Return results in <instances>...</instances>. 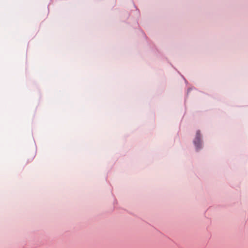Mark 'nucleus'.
<instances>
[{"instance_id":"f257e3e1","label":"nucleus","mask_w":248,"mask_h":248,"mask_svg":"<svg viewBox=\"0 0 248 248\" xmlns=\"http://www.w3.org/2000/svg\"><path fill=\"white\" fill-rule=\"evenodd\" d=\"M201 134L200 131L198 130L196 132V137L195 140L194 141V143L195 146L197 148H200L201 147Z\"/></svg>"}]
</instances>
